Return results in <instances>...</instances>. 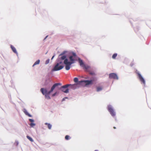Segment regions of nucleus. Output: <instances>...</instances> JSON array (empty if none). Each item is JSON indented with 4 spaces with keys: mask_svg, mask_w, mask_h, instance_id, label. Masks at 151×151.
Returning <instances> with one entry per match:
<instances>
[{
    "mask_svg": "<svg viewBox=\"0 0 151 151\" xmlns=\"http://www.w3.org/2000/svg\"><path fill=\"white\" fill-rule=\"evenodd\" d=\"M66 52V51H64L61 53L59 55V56H62L59 59L62 60H64L63 63L65 65V69L68 70L70 69L71 64L75 63V61L77 60V58L76 53L73 52L72 55L69 56V59L70 61H68V59L66 58V56L64 55Z\"/></svg>",
    "mask_w": 151,
    "mask_h": 151,
    "instance_id": "nucleus-1",
    "label": "nucleus"
},
{
    "mask_svg": "<svg viewBox=\"0 0 151 151\" xmlns=\"http://www.w3.org/2000/svg\"><path fill=\"white\" fill-rule=\"evenodd\" d=\"M59 56V57L58 58V62H59L57 63V64L54 67V68L52 70V71H58L60 70L63 69V68L64 67V66L63 65H60V66H59V65L60 64H62V61H59L60 60H61L59 59V58L61 56Z\"/></svg>",
    "mask_w": 151,
    "mask_h": 151,
    "instance_id": "nucleus-2",
    "label": "nucleus"
},
{
    "mask_svg": "<svg viewBox=\"0 0 151 151\" xmlns=\"http://www.w3.org/2000/svg\"><path fill=\"white\" fill-rule=\"evenodd\" d=\"M96 79H94L90 81L88 80H84L81 81H79L78 83L79 84H81V83H84L86 85H87L89 84H92V82L94 81H96Z\"/></svg>",
    "mask_w": 151,
    "mask_h": 151,
    "instance_id": "nucleus-3",
    "label": "nucleus"
},
{
    "mask_svg": "<svg viewBox=\"0 0 151 151\" xmlns=\"http://www.w3.org/2000/svg\"><path fill=\"white\" fill-rule=\"evenodd\" d=\"M69 86V84H66L61 87L60 89L63 92L68 93L69 92V89L68 87Z\"/></svg>",
    "mask_w": 151,
    "mask_h": 151,
    "instance_id": "nucleus-4",
    "label": "nucleus"
},
{
    "mask_svg": "<svg viewBox=\"0 0 151 151\" xmlns=\"http://www.w3.org/2000/svg\"><path fill=\"white\" fill-rule=\"evenodd\" d=\"M108 109L110 114L113 116H114L116 115V113L113 108L110 105L108 106Z\"/></svg>",
    "mask_w": 151,
    "mask_h": 151,
    "instance_id": "nucleus-5",
    "label": "nucleus"
},
{
    "mask_svg": "<svg viewBox=\"0 0 151 151\" xmlns=\"http://www.w3.org/2000/svg\"><path fill=\"white\" fill-rule=\"evenodd\" d=\"M61 84L60 83H56L54 84L51 88L50 90L48 92L47 91V94L49 95L53 91L55 87L59 85L61 86Z\"/></svg>",
    "mask_w": 151,
    "mask_h": 151,
    "instance_id": "nucleus-6",
    "label": "nucleus"
},
{
    "mask_svg": "<svg viewBox=\"0 0 151 151\" xmlns=\"http://www.w3.org/2000/svg\"><path fill=\"white\" fill-rule=\"evenodd\" d=\"M61 84L60 83H56L54 84L51 88L50 90L48 92L47 91V94L49 95L53 91L55 87L59 85L61 86Z\"/></svg>",
    "mask_w": 151,
    "mask_h": 151,
    "instance_id": "nucleus-7",
    "label": "nucleus"
},
{
    "mask_svg": "<svg viewBox=\"0 0 151 151\" xmlns=\"http://www.w3.org/2000/svg\"><path fill=\"white\" fill-rule=\"evenodd\" d=\"M109 77L110 78H113L114 79L117 80L118 79L117 75L114 73H111L109 74Z\"/></svg>",
    "mask_w": 151,
    "mask_h": 151,
    "instance_id": "nucleus-8",
    "label": "nucleus"
},
{
    "mask_svg": "<svg viewBox=\"0 0 151 151\" xmlns=\"http://www.w3.org/2000/svg\"><path fill=\"white\" fill-rule=\"evenodd\" d=\"M137 73V75L138 76L139 78L140 81L144 85H145V81L144 79L142 77V76L138 72Z\"/></svg>",
    "mask_w": 151,
    "mask_h": 151,
    "instance_id": "nucleus-9",
    "label": "nucleus"
},
{
    "mask_svg": "<svg viewBox=\"0 0 151 151\" xmlns=\"http://www.w3.org/2000/svg\"><path fill=\"white\" fill-rule=\"evenodd\" d=\"M83 67V68L85 69L86 71L88 72H90V71H91V70H92V69L90 66L86 65H84Z\"/></svg>",
    "mask_w": 151,
    "mask_h": 151,
    "instance_id": "nucleus-10",
    "label": "nucleus"
},
{
    "mask_svg": "<svg viewBox=\"0 0 151 151\" xmlns=\"http://www.w3.org/2000/svg\"><path fill=\"white\" fill-rule=\"evenodd\" d=\"M70 88H71L73 89H75L76 88L78 87L77 86L78 85L77 84H69Z\"/></svg>",
    "mask_w": 151,
    "mask_h": 151,
    "instance_id": "nucleus-11",
    "label": "nucleus"
},
{
    "mask_svg": "<svg viewBox=\"0 0 151 151\" xmlns=\"http://www.w3.org/2000/svg\"><path fill=\"white\" fill-rule=\"evenodd\" d=\"M40 91L42 94L44 95H45L47 93V90L46 89L42 88L40 89Z\"/></svg>",
    "mask_w": 151,
    "mask_h": 151,
    "instance_id": "nucleus-12",
    "label": "nucleus"
},
{
    "mask_svg": "<svg viewBox=\"0 0 151 151\" xmlns=\"http://www.w3.org/2000/svg\"><path fill=\"white\" fill-rule=\"evenodd\" d=\"M78 60L79 63L80 64V65L83 67V66L85 65L83 63L82 60H81L80 58H78Z\"/></svg>",
    "mask_w": 151,
    "mask_h": 151,
    "instance_id": "nucleus-13",
    "label": "nucleus"
},
{
    "mask_svg": "<svg viewBox=\"0 0 151 151\" xmlns=\"http://www.w3.org/2000/svg\"><path fill=\"white\" fill-rule=\"evenodd\" d=\"M11 47L12 49V50L15 53H17L16 49L14 47L13 45H11Z\"/></svg>",
    "mask_w": 151,
    "mask_h": 151,
    "instance_id": "nucleus-14",
    "label": "nucleus"
},
{
    "mask_svg": "<svg viewBox=\"0 0 151 151\" xmlns=\"http://www.w3.org/2000/svg\"><path fill=\"white\" fill-rule=\"evenodd\" d=\"M23 111L24 112V113L26 114V115L28 116L29 117H31V115L29 114V113L27 111V110L26 109H24Z\"/></svg>",
    "mask_w": 151,
    "mask_h": 151,
    "instance_id": "nucleus-15",
    "label": "nucleus"
},
{
    "mask_svg": "<svg viewBox=\"0 0 151 151\" xmlns=\"http://www.w3.org/2000/svg\"><path fill=\"white\" fill-rule=\"evenodd\" d=\"M74 82H75V83H76V84H77L78 85H80L82 84V83H81V84H79L78 83L79 82H79H78V79L77 78H74Z\"/></svg>",
    "mask_w": 151,
    "mask_h": 151,
    "instance_id": "nucleus-16",
    "label": "nucleus"
},
{
    "mask_svg": "<svg viewBox=\"0 0 151 151\" xmlns=\"http://www.w3.org/2000/svg\"><path fill=\"white\" fill-rule=\"evenodd\" d=\"M45 124L47 125L48 128L49 129H51L52 127V125L49 123H45Z\"/></svg>",
    "mask_w": 151,
    "mask_h": 151,
    "instance_id": "nucleus-17",
    "label": "nucleus"
},
{
    "mask_svg": "<svg viewBox=\"0 0 151 151\" xmlns=\"http://www.w3.org/2000/svg\"><path fill=\"white\" fill-rule=\"evenodd\" d=\"M40 63V60H37L36 61L33 65L32 66L34 67L35 65H38Z\"/></svg>",
    "mask_w": 151,
    "mask_h": 151,
    "instance_id": "nucleus-18",
    "label": "nucleus"
},
{
    "mask_svg": "<svg viewBox=\"0 0 151 151\" xmlns=\"http://www.w3.org/2000/svg\"><path fill=\"white\" fill-rule=\"evenodd\" d=\"M96 88L97 91H101L102 89V87H101L100 86L97 87Z\"/></svg>",
    "mask_w": 151,
    "mask_h": 151,
    "instance_id": "nucleus-19",
    "label": "nucleus"
},
{
    "mask_svg": "<svg viewBox=\"0 0 151 151\" xmlns=\"http://www.w3.org/2000/svg\"><path fill=\"white\" fill-rule=\"evenodd\" d=\"M27 137L30 141H31L32 142H33V140L32 139L31 137L29 136H28V135L27 136Z\"/></svg>",
    "mask_w": 151,
    "mask_h": 151,
    "instance_id": "nucleus-20",
    "label": "nucleus"
},
{
    "mask_svg": "<svg viewBox=\"0 0 151 151\" xmlns=\"http://www.w3.org/2000/svg\"><path fill=\"white\" fill-rule=\"evenodd\" d=\"M45 95V98L47 99H50V98L49 95H48V94H47Z\"/></svg>",
    "mask_w": 151,
    "mask_h": 151,
    "instance_id": "nucleus-21",
    "label": "nucleus"
},
{
    "mask_svg": "<svg viewBox=\"0 0 151 151\" xmlns=\"http://www.w3.org/2000/svg\"><path fill=\"white\" fill-rule=\"evenodd\" d=\"M117 56V54H116V53L114 54L112 56V58L114 59H115L116 58V57Z\"/></svg>",
    "mask_w": 151,
    "mask_h": 151,
    "instance_id": "nucleus-22",
    "label": "nucleus"
},
{
    "mask_svg": "<svg viewBox=\"0 0 151 151\" xmlns=\"http://www.w3.org/2000/svg\"><path fill=\"white\" fill-rule=\"evenodd\" d=\"M65 139L66 140H68L70 139V137L68 135H66L65 137Z\"/></svg>",
    "mask_w": 151,
    "mask_h": 151,
    "instance_id": "nucleus-23",
    "label": "nucleus"
},
{
    "mask_svg": "<svg viewBox=\"0 0 151 151\" xmlns=\"http://www.w3.org/2000/svg\"><path fill=\"white\" fill-rule=\"evenodd\" d=\"M49 62H50V60L49 59H48L46 61H45V64H48V63H49Z\"/></svg>",
    "mask_w": 151,
    "mask_h": 151,
    "instance_id": "nucleus-24",
    "label": "nucleus"
},
{
    "mask_svg": "<svg viewBox=\"0 0 151 151\" xmlns=\"http://www.w3.org/2000/svg\"><path fill=\"white\" fill-rule=\"evenodd\" d=\"M30 125L32 127H33L35 125V124L34 123H32L30 124Z\"/></svg>",
    "mask_w": 151,
    "mask_h": 151,
    "instance_id": "nucleus-25",
    "label": "nucleus"
},
{
    "mask_svg": "<svg viewBox=\"0 0 151 151\" xmlns=\"http://www.w3.org/2000/svg\"><path fill=\"white\" fill-rule=\"evenodd\" d=\"M90 72V74L91 75H94L95 74V73L94 72Z\"/></svg>",
    "mask_w": 151,
    "mask_h": 151,
    "instance_id": "nucleus-26",
    "label": "nucleus"
},
{
    "mask_svg": "<svg viewBox=\"0 0 151 151\" xmlns=\"http://www.w3.org/2000/svg\"><path fill=\"white\" fill-rule=\"evenodd\" d=\"M29 121L30 122H32H32H34V120H33V119H29Z\"/></svg>",
    "mask_w": 151,
    "mask_h": 151,
    "instance_id": "nucleus-27",
    "label": "nucleus"
},
{
    "mask_svg": "<svg viewBox=\"0 0 151 151\" xmlns=\"http://www.w3.org/2000/svg\"><path fill=\"white\" fill-rule=\"evenodd\" d=\"M57 92H56L55 93H53L52 95V96H55L57 93Z\"/></svg>",
    "mask_w": 151,
    "mask_h": 151,
    "instance_id": "nucleus-28",
    "label": "nucleus"
},
{
    "mask_svg": "<svg viewBox=\"0 0 151 151\" xmlns=\"http://www.w3.org/2000/svg\"><path fill=\"white\" fill-rule=\"evenodd\" d=\"M65 98H67V97H65V98H63V99H62V101H64Z\"/></svg>",
    "mask_w": 151,
    "mask_h": 151,
    "instance_id": "nucleus-29",
    "label": "nucleus"
},
{
    "mask_svg": "<svg viewBox=\"0 0 151 151\" xmlns=\"http://www.w3.org/2000/svg\"><path fill=\"white\" fill-rule=\"evenodd\" d=\"M47 37H48V35L47 36L45 37V39H44V40H45V39H46V38H47Z\"/></svg>",
    "mask_w": 151,
    "mask_h": 151,
    "instance_id": "nucleus-30",
    "label": "nucleus"
},
{
    "mask_svg": "<svg viewBox=\"0 0 151 151\" xmlns=\"http://www.w3.org/2000/svg\"><path fill=\"white\" fill-rule=\"evenodd\" d=\"M54 56H55V55H54L52 57V58H51V60H52V59L53 58H54Z\"/></svg>",
    "mask_w": 151,
    "mask_h": 151,
    "instance_id": "nucleus-31",
    "label": "nucleus"
},
{
    "mask_svg": "<svg viewBox=\"0 0 151 151\" xmlns=\"http://www.w3.org/2000/svg\"><path fill=\"white\" fill-rule=\"evenodd\" d=\"M113 128H114V129H115L116 128V127H113Z\"/></svg>",
    "mask_w": 151,
    "mask_h": 151,
    "instance_id": "nucleus-32",
    "label": "nucleus"
},
{
    "mask_svg": "<svg viewBox=\"0 0 151 151\" xmlns=\"http://www.w3.org/2000/svg\"><path fill=\"white\" fill-rule=\"evenodd\" d=\"M95 151H98V150H95Z\"/></svg>",
    "mask_w": 151,
    "mask_h": 151,
    "instance_id": "nucleus-33",
    "label": "nucleus"
}]
</instances>
